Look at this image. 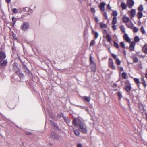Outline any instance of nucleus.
Wrapping results in <instances>:
<instances>
[{
    "label": "nucleus",
    "instance_id": "nucleus-1",
    "mask_svg": "<svg viewBox=\"0 0 147 147\" xmlns=\"http://www.w3.org/2000/svg\"><path fill=\"white\" fill-rule=\"evenodd\" d=\"M72 124L74 126H78L79 130L80 132L84 134L87 133L88 130L86 124L78 118L74 119L72 121Z\"/></svg>",
    "mask_w": 147,
    "mask_h": 147
},
{
    "label": "nucleus",
    "instance_id": "nucleus-2",
    "mask_svg": "<svg viewBox=\"0 0 147 147\" xmlns=\"http://www.w3.org/2000/svg\"><path fill=\"white\" fill-rule=\"evenodd\" d=\"M29 26V24L28 23L24 22L21 25V28L22 30L25 31L28 28Z\"/></svg>",
    "mask_w": 147,
    "mask_h": 147
},
{
    "label": "nucleus",
    "instance_id": "nucleus-3",
    "mask_svg": "<svg viewBox=\"0 0 147 147\" xmlns=\"http://www.w3.org/2000/svg\"><path fill=\"white\" fill-rule=\"evenodd\" d=\"M50 138L53 140H58L59 138V136L58 135L56 134L55 132H52L50 134Z\"/></svg>",
    "mask_w": 147,
    "mask_h": 147
},
{
    "label": "nucleus",
    "instance_id": "nucleus-4",
    "mask_svg": "<svg viewBox=\"0 0 147 147\" xmlns=\"http://www.w3.org/2000/svg\"><path fill=\"white\" fill-rule=\"evenodd\" d=\"M109 66L110 67L112 68L113 69H115V67L114 65V62L113 60L109 58Z\"/></svg>",
    "mask_w": 147,
    "mask_h": 147
},
{
    "label": "nucleus",
    "instance_id": "nucleus-5",
    "mask_svg": "<svg viewBox=\"0 0 147 147\" xmlns=\"http://www.w3.org/2000/svg\"><path fill=\"white\" fill-rule=\"evenodd\" d=\"M105 3L104 2L101 3L98 5V7L102 12L105 11Z\"/></svg>",
    "mask_w": 147,
    "mask_h": 147
},
{
    "label": "nucleus",
    "instance_id": "nucleus-6",
    "mask_svg": "<svg viewBox=\"0 0 147 147\" xmlns=\"http://www.w3.org/2000/svg\"><path fill=\"white\" fill-rule=\"evenodd\" d=\"M134 2L133 0H127V6L129 8H131L134 5Z\"/></svg>",
    "mask_w": 147,
    "mask_h": 147
},
{
    "label": "nucleus",
    "instance_id": "nucleus-7",
    "mask_svg": "<svg viewBox=\"0 0 147 147\" xmlns=\"http://www.w3.org/2000/svg\"><path fill=\"white\" fill-rule=\"evenodd\" d=\"M136 13V10L135 9H132L130 11L128 12V13L130 14L132 17H133L135 16Z\"/></svg>",
    "mask_w": 147,
    "mask_h": 147
},
{
    "label": "nucleus",
    "instance_id": "nucleus-8",
    "mask_svg": "<svg viewBox=\"0 0 147 147\" xmlns=\"http://www.w3.org/2000/svg\"><path fill=\"white\" fill-rule=\"evenodd\" d=\"M90 67L92 71L94 72L96 71V65L94 63H90Z\"/></svg>",
    "mask_w": 147,
    "mask_h": 147
},
{
    "label": "nucleus",
    "instance_id": "nucleus-9",
    "mask_svg": "<svg viewBox=\"0 0 147 147\" xmlns=\"http://www.w3.org/2000/svg\"><path fill=\"white\" fill-rule=\"evenodd\" d=\"M135 45V43L134 42H131L130 44L129 48L130 50L131 51H133L134 50V47Z\"/></svg>",
    "mask_w": 147,
    "mask_h": 147
},
{
    "label": "nucleus",
    "instance_id": "nucleus-10",
    "mask_svg": "<svg viewBox=\"0 0 147 147\" xmlns=\"http://www.w3.org/2000/svg\"><path fill=\"white\" fill-rule=\"evenodd\" d=\"M124 38L126 42H131L130 38L128 37V35L126 33H125L124 35Z\"/></svg>",
    "mask_w": 147,
    "mask_h": 147
},
{
    "label": "nucleus",
    "instance_id": "nucleus-11",
    "mask_svg": "<svg viewBox=\"0 0 147 147\" xmlns=\"http://www.w3.org/2000/svg\"><path fill=\"white\" fill-rule=\"evenodd\" d=\"M7 63V60H2L0 61L1 65L2 66H5Z\"/></svg>",
    "mask_w": 147,
    "mask_h": 147
},
{
    "label": "nucleus",
    "instance_id": "nucleus-12",
    "mask_svg": "<svg viewBox=\"0 0 147 147\" xmlns=\"http://www.w3.org/2000/svg\"><path fill=\"white\" fill-rule=\"evenodd\" d=\"M6 56L5 53L3 51L0 52V58L1 59H4L6 58Z\"/></svg>",
    "mask_w": 147,
    "mask_h": 147
},
{
    "label": "nucleus",
    "instance_id": "nucleus-13",
    "mask_svg": "<svg viewBox=\"0 0 147 147\" xmlns=\"http://www.w3.org/2000/svg\"><path fill=\"white\" fill-rule=\"evenodd\" d=\"M142 50L145 53H147V44L145 45L142 47Z\"/></svg>",
    "mask_w": 147,
    "mask_h": 147
},
{
    "label": "nucleus",
    "instance_id": "nucleus-14",
    "mask_svg": "<svg viewBox=\"0 0 147 147\" xmlns=\"http://www.w3.org/2000/svg\"><path fill=\"white\" fill-rule=\"evenodd\" d=\"M129 20V18L126 16H124L123 18V22L125 23L128 22Z\"/></svg>",
    "mask_w": 147,
    "mask_h": 147
},
{
    "label": "nucleus",
    "instance_id": "nucleus-15",
    "mask_svg": "<svg viewBox=\"0 0 147 147\" xmlns=\"http://www.w3.org/2000/svg\"><path fill=\"white\" fill-rule=\"evenodd\" d=\"M125 88L127 91L129 92L131 89V87L130 85H127L125 86Z\"/></svg>",
    "mask_w": 147,
    "mask_h": 147
},
{
    "label": "nucleus",
    "instance_id": "nucleus-16",
    "mask_svg": "<svg viewBox=\"0 0 147 147\" xmlns=\"http://www.w3.org/2000/svg\"><path fill=\"white\" fill-rule=\"evenodd\" d=\"M23 11H26L27 12H29V11L30 12V13L31 12V11L30 9L28 7H26L25 8H24L23 9Z\"/></svg>",
    "mask_w": 147,
    "mask_h": 147
},
{
    "label": "nucleus",
    "instance_id": "nucleus-17",
    "mask_svg": "<svg viewBox=\"0 0 147 147\" xmlns=\"http://www.w3.org/2000/svg\"><path fill=\"white\" fill-rule=\"evenodd\" d=\"M121 6L123 9H125L126 8V5L124 3H122L121 4Z\"/></svg>",
    "mask_w": 147,
    "mask_h": 147
},
{
    "label": "nucleus",
    "instance_id": "nucleus-18",
    "mask_svg": "<svg viewBox=\"0 0 147 147\" xmlns=\"http://www.w3.org/2000/svg\"><path fill=\"white\" fill-rule=\"evenodd\" d=\"M117 17H114L113 18L112 23L113 24H115L117 23Z\"/></svg>",
    "mask_w": 147,
    "mask_h": 147
},
{
    "label": "nucleus",
    "instance_id": "nucleus-19",
    "mask_svg": "<svg viewBox=\"0 0 147 147\" xmlns=\"http://www.w3.org/2000/svg\"><path fill=\"white\" fill-rule=\"evenodd\" d=\"M143 16V13L142 12H139L138 13V17L139 19L141 18Z\"/></svg>",
    "mask_w": 147,
    "mask_h": 147
},
{
    "label": "nucleus",
    "instance_id": "nucleus-20",
    "mask_svg": "<svg viewBox=\"0 0 147 147\" xmlns=\"http://www.w3.org/2000/svg\"><path fill=\"white\" fill-rule=\"evenodd\" d=\"M73 131L75 134L77 136H80V133L79 131L78 130H76L74 128L73 129Z\"/></svg>",
    "mask_w": 147,
    "mask_h": 147
},
{
    "label": "nucleus",
    "instance_id": "nucleus-21",
    "mask_svg": "<svg viewBox=\"0 0 147 147\" xmlns=\"http://www.w3.org/2000/svg\"><path fill=\"white\" fill-rule=\"evenodd\" d=\"M83 99L88 102H89L90 101V98L86 96H84L83 97Z\"/></svg>",
    "mask_w": 147,
    "mask_h": 147
},
{
    "label": "nucleus",
    "instance_id": "nucleus-22",
    "mask_svg": "<svg viewBox=\"0 0 147 147\" xmlns=\"http://www.w3.org/2000/svg\"><path fill=\"white\" fill-rule=\"evenodd\" d=\"M107 35L106 36V38L107 39L108 41L109 42H110L111 40V38L110 35L108 34L107 33Z\"/></svg>",
    "mask_w": 147,
    "mask_h": 147
},
{
    "label": "nucleus",
    "instance_id": "nucleus-23",
    "mask_svg": "<svg viewBox=\"0 0 147 147\" xmlns=\"http://www.w3.org/2000/svg\"><path fill=\"white\" fill-rule=\"evenodd\" d=\"M112 14L114 16V17H116V16L118 14V13L117 11L114 10L113 11L112 13Z\"/></svg>",
    "mask_w": 147,
    "mask_h": 147
},
{
    "label": "nucleus",
    "instance_id": "nucleus-24",
    "mask_svg": "<svg viewBox=\"0 0 147 147\" xmlns=\"http://www.w3.org/2000/svg\"><path fill=\"white\" fill-rule=\"evenodd\" d=\"M122 76L124 79H126L127 78V74L125 72H123L122 73Z\"/></svg>",
    "mask_w": 147,
    "mask_h": 147
},
{
    "label": "nucleus",
    "instance_id": "nucleus-25",
    "mask_svg": "<svg viewBox=\"0 0 147 147\" xmlns=\"http://www.w3.org/2000/svg\"><path fill=\"white\" fill-rule=\"evenodd\" d=\"M100 27L102 28H105L107 27L106 24H105L101 22L100 23Z\"/></svg>",
    "mask_w": 147,
    "mask_h": 147
},
{
    "label": "nucleus",
    "instance_id": "nucleus-26",
    "mask_svg": "<svg viewBox=\"0 0 147 147\" xmlns=\"http://www.w3.org/2000/svg\"><path fill=\"white\" fill-rule=\"evenodd\" d=\"M138 10L140 12H142L143 10V6L141 5L138 7Z\"/></svg>",
    "mask_w": 147,
    "mask_h": 147
},
{
    "label": "nucleus",
    "instance_id": "nucleus-27",
    "mask_svg": "<svg viewBox=\"0 0 147 147\" xmlns=\"http://www.w3.org/2000/svg\"><path fill=\"white\" fill-rule=\"evenodd\" d=\"M92 32H94V36L95 39H97L98 37V34L97 32H94L93 30L92 31Z\"/></svg>",
    "mask_w": 147,
    "mask_h": 147
},
{
    "label": "nucleus",
    "instance_id": "nucleus-28",
    "mask_svg": "<svg viewBox=\"0 0 147 147\" xmlns=\"http://www.w3.org/2000/svg\"><path fill=\"white\" fill-rule=\"evenodd\" d=\"M120 29L121 31L123 33H125V31L124 29V26L123 25H122L120 27Z\"/></svg>",
    "mask_w": 147,
    "mask_h": 147
},
{
    "label": "nucleus",
    "instance_id": "nucleus-29",
    "mask_svg": "<svg viewBox=\"0 0 147 147\" xmlns=\"http://www.w3.org/2000/svg\"><path fill=\"white\" fill-rule=\"evenodd\" d=\"M116 62L117 64L118 65H119L121 64V61L118 58H117L116 59Z\"/></svg>",
    "mask_w": 147,
    "mask_h": 147
},
{
    "label": "nucleus",
    "instance_id": "nucleus-30",
    "mask_svg": "<svg viewBox=\"0 0 147 147\" xmlns=\"http://www.w3.org/2000/svg\"><path fill=\"white\" fill-rule=\"evenodd\" d=\"M134 40L135 42H138L140 40L138 36H136L134 38Z\"/></svg>",
    "mask_w": 147,
    "mask_h": 147
},
{
    "label": "nucleus",
    "instance_id": "nucleus-31",
    "mask_svg": "<svg viewBox=\"0 0 147 147\" xmlns=\"http://www.w3.org/2000/svg\"><path fill=\"white\" fill-rule=\"evenodd\" d=\"M103 12V14L105 17V18L106 19H108V16L107 15V14L106 12H105L104 11H102Z\"/></svg>",
    "mask_w": 147,
    "mask_h": 147
},
{
    "label": "nucleus",
    "instance_id": "nucleus-32",
    "mask_svg": "<svg viewBox=\"0 0 147 147\" xmlns=\"http://www.w3.org/2000/svg\"><path fill=\"white\" fill-rule=\"evenodd\" d=\"M134 80L136 84H138L140 83V81L137 78H135L134 79Z\"/></svg>",
    "mask_w": 147,
    "mask_h": 147
},
{
    "label": "nucleus",
    "instance_id": "nucleus-33",
    "mask_svg": "<svg viewBox=\"0 0 147 147\" xmlns=\"http://www.w3.org/2000/svg\"><path fill=\"white\" fill-rule=\"evenodd\" d=\"M12 11L14 13H16L18 12V10L17 9L14 8L13 9Z\"/></svg>",
    "mask_w": 147,
    "mask_h": 147
},
{
    "label": "nucleus",
    "instance_id": "nucleus-34",
    "mask_svg": "<svg viewBox=\"0 0 147 147\" xmlns=\"http://www.w3.org/2000/svg\"><path fill=\"white\" fill-rule=\"evenodd\" d=\"M114 46L116 48H119V45L116 42H115V41L114 42Z\"/></svg>",
    "mask_w": 147,
    "mask_h": 147
},
{
    "label": "nucleus",
    "instance_id": "nucleus-35",
    "mask_svg": "<svg viewBox=\"0 0 147 147\" xmlns=\"http://www.w3.org/2000/svg\"><path fill=\"white\" fill-rule=\"evenodd\" d=\"M117 93V94L118 96L119 97V99H120L122 97V96L121 94V93L120 92H118Z\"/></svg>",
    "mask_w": 147,
    "mask_h": 147
},
{
    "label": "nucleus",
    "instance_id": "nucleus-36",
    "mask_svg": "<svg viewBox=\"0 0 147 147\" xmlns=\"http://www.w3.org/2000/svg\"><path fill=\"white\" fill-rule=\"evenodd\" d=\"M120 45L121 47L123 48H124L125 47V45L123 42H121L120 43Z\"/></svg>",
    "mask_w": 147,
    "mask_h": 147
},
{
    "label": "nucleus",
    "instance_id": "nucleus-37",
    "mask_svg": "<svg viewBox=\"0 0 147 147\" xmlns=\"http://www.w3.org/2000/svg\"><path fill=\"white\" fill-rule=\"evenodd\" d=\"M14 19H15V18L13 17L12 18V21L13 22V26H14L15 22H16V20H14Z\"/></svg>",
    "mask_w": 147,
    "mask_h": 147
},
{
    "label": "nucleus",
    "instance_id": "nucleus-38",
    "mask_svg": "<svg viewBox=\"0 0 147 147\" xmlns=\"http://www.w3.org/2000/svg\"><path fill=\"white\" fill-rule=\"evenodd\" d=\"M138 30V29L136 27H134L133 28V31L135 32H137Z\"/></svg>",
    "mask_w": 147,
    "mask_h": 147
},
{
    "label": "nucleus",
    "instance_id": "nucleus-39",
    "mask_svg": "<svg viewBox=\"0 0 147 147\" xmlns=\"http://www.w3.org/2000/svg\"><path fill=\"white\" fill-rule=\"evenodd\" d=\"M95 43V41L94 40H92L90 43V46H93V45Z\"/></svg>",
    "mask_w": 147,
    "mask_h": 147
},
{
    "label": "nucleus",
    "instance_id": "nucleus-40",
    "mask_svg": "<svg viewBox=\"0 0 147 147\" xmlns=\"http://www.w3.org/2000/svg\"><path fill=\"white\" fill-rule=\"evenodd\" d=\"M141 30L143 34H144L145 33V31L144 29V28L143 26H142L141 28Z\"/></svg>",
    "mask_w": 147,
    "mask_h": 147
},
{
    "label": "nucleus",
    "instance_id": "nucleus-41",
    "mask_svg": "<svg viewBox=\"0 0 147 147\" xmlns=\"http://www.w3.org/2000/svg\"><path fill=\"white\" fill-rule=\"evenodd\" d=\"M142 83L143 84L144 86L146 87V84L143 78H142Z\"/></svg>",
    "mask_w": 147,
    "mask_h": 147
},
{
    "label": "nucleus",
    "instance_id": "nucleus-42",
    "mask_svg": "<svg viewBox=\"0 0 147 147\" xmlns=\"http://www.w3.org/2000/svg\"><path fill=\"white\" fill-rule=\"evenodd\" d=\"M91 11L93 13H95L96 12L95 9L92 7L91 8Z\"/></svg>",
    "mask_w": 147,
    "mask_h": 147
},
{
    "label": "nucleus",
    "instance_id": "nucleus-43",
    "mask_svg": "<svg viewBox=\"0 0 147 147\" xmlns=\"http://www.w3.org/2000/svg\"><path fill=\"white\" fill-rule=\"evenodd\" d=\"M49 122L52 125H54V127H55L56 126V127H57V126H56V125H55L53 121H50Z\"/></svg>",
    "mask_w": 147,
    "mask_h": 147
},
{
    "label": "nucleus",
    "instance_id": "nucleus-44",
    "mask_svg": "<svg viewBox=\"0 0 147 147\" xmlns=\"http://www.w3.org/2000/svg\"><path fill=\"white\" fill-rule=\"evenodd\" d=\"M115 24H113V25L112 26V28L114 30H116V27Z\"/></svg>",
    "mask_w": 147,
    "mask_h": 147
},
{
    "label": "nucleus",
    "instance_id": "nucleus-45",
    "mask_svg": "<svg viewBox=\"0 0 147 147\" xmlns=\"http://www.w3.org/2000/svg\"><path fill=\"white\" fill-rule=\"evenodd\" d=\"M134 61L135 63H136L138 62V60L137 58H135L134 59Z\"/></svg>",
    "mask_w": 147,
    "mask_h": 147
},
{
    "label": "nucleus",
    "instance_id": "nucleus-46",
    "mask_svg": "<svg viewBox=\"0 0 147 147\" xmlns=\"http://www.w3.org/2000/svg\"><path fill=\"white\" fill-rule=\"evenodd\" d=\"M112 57H113V58L115 59H116V57H117V56L116 55L114 54H112Z\"/></svg>",
    "mask_w": 147,
    "mask_h": 147
},
{
    "label": "nucleus",
    "instance_id": "nucleus-47",
    "mask_svg": "<svg viewBox=\"0 0 147 147\" xmlns=\"http://www.w3.org/2000/svg\"><path fill=\"white\" fill-rule=\"evenodd\" d=\"M90 63H94L92 59V57L91 56H90Z\"/></svg>",
    "mask_w": 147,
    "mask_h": 147
},
{
    "label": "nucleus",
    "instance_id": "nucleus-48",
    "mask_svg": "<svg viewBox=\"0 0 147 147\" xmlns=\"http://www.w3.org/2000/svg\"><path fill=\"white\" fill-rule=\"evenodd\" d=\"M65 121L68 123V124L70 123V121L67 119H65Z\"/></svg>",
    "mask_w": 147,
    "mask_h": 147
},
{
    "label": "nucleus",
    "instance_id": "nucleus-49",
    "mask_svg": "<svg viewBox=\"0 0 147 147\" xmlns=\"http://www.w3.org/2000/svg\"><path fill=\"white\" fill-rule=\"evenodd\" d=\"M107 8L109 10H111V8L110 6V5L109 4H108L107 6Z\"/></svg>",
    "mask_w": 147,
    "mask_h": 147
},
{
    "label": "nucleus",
    "instance_id": "nucleus-50",
    "mask_svg": "<svg viewBox=\"0 0 147 147\" xmlns=\"http://www.w3.org/2000/svg\"><path fill=\"white\" fill-rule=\"evenodd\" d=\"M119 70L121 71H122L124 70L123 68L122 67H119Z\"/></svg>",
    "mask_w": 147,
    "mask_h": 147
},
{
    "label": "nucleus",
    "instance_id": "nucleus-51",
    "mask_svg": "<svg viewBox=\"0 0 147 147\" xmlns=\"http://www.w3.org/2000/svg\"><path fill=\"white\" fill-rule=\"evenodd\" d=\"M77 147H83L81 144H78L77 145Z\"/></svg>",
    "mask_w": 147,
    "mask_h": 147
},
{
    "label": "nucleus",
    "instance_id": "nucleus-52",
    "mask_svg": "<svg viewBox=\"0 0 147 147\" xmlns=\"http://www.w3.org/2000/svg\"><path fill=\"white\" fill-rule=\"evenodd\" d=\"M139 107L140 108V107H141L140 108V109L141 110H143L144 109V108H143V106L142 105H140L139 106Z\"/></svg>",
    "mask_w": 147,
    "mask_h": 147
},
{
    "label": "nucleus",
    "instance_id": "nucleus-53",
    "mask_svg": "<svg viewBox=\"0 0 147 147\" xmlns=\"http://www.w3.org/2000/svg\"><path fill=\"white\" fill-rule=\"evenodd\" d=\"M138 67L140 69H142V66L141 64L139 65Z\"/></svg>",
    "mask_w": 147,
    "mask_h": 147
},
{
    "label": "nucleus",
    "instance_id": "nucleus-54",
    "mask_svg": "<svg viewBox=\"0 0 147 147\" xmlns=\"http://www.w3.org/2000/svg\"><path fill=\"white\" fill-rule=\"evenodd\" d=\"M95 19L96 20V22H99V20L98 18H97V17L96 16L95 17Z\"/></svg>",
    "mask_w": 147,
    "mask_h": 147
},
{
    "label": "nucleus",
    "instance_id": "nucleus-55",
    "mask_svg": "<svg viewBox=\"0 0 147 147\" xmlns=\"http://www.w3.org/2000/svg\"><path fill=\"white\" fill-rule=\"evenodd\" d=\"M62 116V115L61 114H59L58 115V117L59 118L61 117Z\"/></svg>",
    "mask_w": 147,
    "mask_h": 147
},
{
    "label": "nucleus",
    "instance_id": "nucleus-56",
    "mask_svg": "<svg viewBox=\"0 0 147 147\" xmlns=\"http://www.w3.org/2000/svg\"><path fill=\"white\" fill-rule=\"evenodd\" d=\"M123 53H124V55L125 56L126 55V51H125V50H123Z\"/></svg>",
    "mask_w": 147,
    "mask_h": 147
},
{
    "label": "nucleus",
    "instance_id": "nucleus-57",
    "mask_svg": "<svg viewBox=\"0 0 147 147\" xmlns=\"http://www.w3.org/2000/svg\"><path fill=\"white\" fill-rule=\"evenodd\" d=\"M11 0H6V1L7 3H9L10 2Z\"/></svg>",
    "mask_w": 147,
    "mask_h": 147
},
{
    "label": "nucleus",
    "instance_id": "nucleus-58",
    "mask_svg": "<svg viewBox=\"0 0 147 147\" xmlns=\"http://www.w3.org/2000/svg\"><path fill=\"white\" fill-rule=\"evenodd\" d=\"M80 107L82 109H85V108H86V107H83V106H81Z\"/></svg>",
    "mask_w": 147,
    "mask_h": 147
},
{
    "label": "nucleus",
    "instance_id": "nucleus-59",
    "mask_svg": "<svg viewBox=\"0 0 147 147\" xmlns=\"http://www.w3.org/2000/svg\"><path fill=\"white\" fill-rule=\"evenodd\" d=\"M127 26L129 27V28H131V26H129L128 25V24H127Z\"/></svg>",
    "mask_w": 147,
    "mask_h": 147
},
{
    "label": "nucleus",
    "instance_id": "nucleus-60",
    "mask_svg": "<svg viewBox=\"0 0 147 147\" xmlns=\"http://www.w3.org/2000/svg\"><path fill=\"white\" fill-rule=\"evenodd\" d=\"M141 57L142 58H144V56L143 55H140Z\"/></svg>",
    "mask_w": 147,
    "mask_h": 147
},
{
    "label": "nucleus",
    "instance_id": "nucleus-61",
    "mask_svg": "<svg viewBox=\"0 0 147 147\" xmlns=\"http://www.w3.org/2000/svg\"><path fill=\"white\" fill-rule=\"evenodd\" d=\"M145 76L146 78H147V73L146 74Z\"/></svg>",
    "mask_w": 147,
    "mask_h": 147
},
{
    "label": "nucleus",
    "instance_id": "nucleus-62",
    "mask_svg": "<svg viewBox=\"0 0 147 147\" xmlns=\"http://www.w3.org/2000/svg\"><path fill=\"white\" fill-rule=\"evenodd\" d=\"M146 119L147 120V113L146 114Z\"/></svg>",
    "mask_w": 147,
    "mask_h": 147
},
{
    "label": "nucleus",
    "instance_id": "nucleus-63",
    "mask_svg": "<svg viewBox=\"0 0 147 147\" xmlns=\"http://www.w3.org/2000/svg\"><path fill=\"white\" fill-rule=\"evenodd\" d=\"M86 111H88V109H87V108H86Z\"/></svg>",
    "mask_w": 147,
    "mask_h": 147
},
{
    "label": "nucleus",
    "instance_id": "nucleus-64",
    "mask_svg": "<svg viewBox=\"0 0 147 147\" xmlns=\"http://www.w3.org/2000/svg\"><path fill=\"white\" fill-rule=\"evenodd\" d=\"M104 31H105V32H107V31H106V30H104Z\"/></svg>",
    "mask_w": 147,
    "mask_h": 147
}]
</instances>
